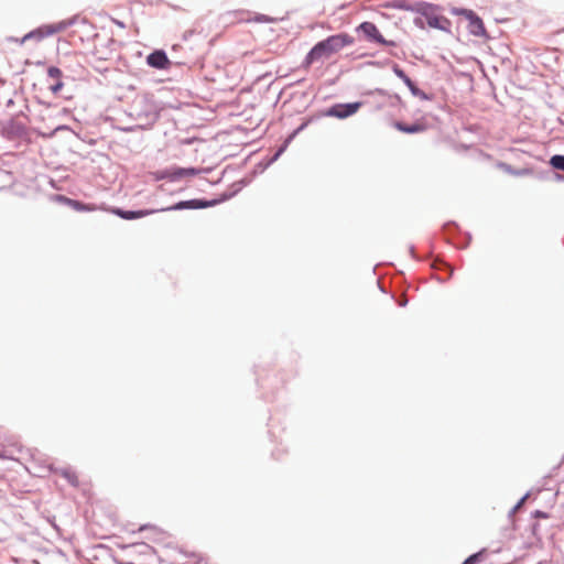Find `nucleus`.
Segmentation results:
<instances>
[{
  "label": "nucleus",
  "instance_id": "nucleus-1",
  "mask_svg": "<svg viewBox=\"0 0 564 564\" xmlns=\"http://www.w3.org/2000/svg\"><path fill=\"white\" fill-rule=\"evenodd\" d=\"M352 42V37L346 33L328 36L313 46L306 55L304 64L308 67L315 62L327 59Z\"/></svg>",
  "mask_w": 564,
  "mask_h": 564
},
{
  "label": "nucleus",
  "instance_id": "nucleus-2",
  "mask_svg": "<svg viewBox=\"0 0 564 564\" xmlns=\"http://www.w3.org/2000/svg\"><path fill=\"white\" fill-rule=\"evenodd\" d=\"M359 30L370 40L386 46H395L393 41L386 40L379 29L372 22H364L359 25Z\"/></svg>",
  "mask_w": 564,
  "mask_h": 564
},
{
  "label": "nucleus",
  "instance_id": "nucleus-3",
  "mask_svg": "<svg viewBox=\"0 0 564 564\" xmlns=\"http://www.w3.org/2000/svg\"><path fill=\"white\" fill-rule=\"evenodd\" d=\"M360 107L361 102L337 104L330 107L327 110L326 115L338 119H345L356 113Z\"/></svg>",
  "mask_w": 564,
  "mask_h": 564
},
{
  "label": "nucleus",
  "instance_id": "nucleus-4",
  "mask_svg": "<svg viewBox=\"0 0 564 564\" xmlns=\"http://www.w3.org/2000/svg\"><path fill=\"white\" fill-rule=\"evenodd\" d=\"M147 62L150 66L158 69H166L170 65V61L163 51H155L151 53L148 56Z\"/></svg>",
  "mask_w": 564,
  "mask_h": 564
},
{
  "label": "nucleus",
  "instance_id": "nucleus-5",
  "mask_svg": "<svg viewBox=\"0 0 564 564\" xmlns=\"http://www.w3.org/2000/svg\"><path fill=\"white\" fill-rule=\"evenodd\" d=\"M47 75L50 78L53 79V82H55L53 85H51L50 89L52 90L53 94H57L61 91V89L63 88L64 84L63 82L61 80L62 78V70L56 67V66H51L48 67L47 69Z\"/></svg>",
  "mask_w": 564,
  "mask_h": 564
},
{
  "label": "nucleus",
  "instance_id": "nucleus-6",
  "mask_svg": "<svg viewBox=\"0 0 564 564\" xmlns=\"http://www.w3.org/2000/svg\"><path fill=\"white\" fill-rule=\"evenodd\" d=\"M394 128L404 133H419L426 130V124L424 122H415L413 124H405L403 122L397 121L393 123Z\"/></svg>",
  "mask_w": 564,
  "mask_h": 564
},
{
  "label": "nucleus",
  "instance_id": "nucleus-7",
  "mask_svg": "<svg viewBox=\"0 0 564 564\" xmlns=\"http://www.w3.org/2000/svg\"><path fill=\"white\" fill-rule=\"evenodd\" d=\"M198 172L199 171L194 167H188V169L178 167V169H174L170 172V178L172 181H177L183 177L195 176L198 174Z\"/></svg>",
  "mask_w": 564,
  "mask_h": 564
},
{
  "label": "nucleus",
  "instance_id": "nucleus-8",
  "mask_svg": "<svg viewBox=\"0 0 564 564\" xmlns=\"http://www.w3.org/2000/svg\"><path fill=\"white\" fill-rule=\"evenodd\" d=\"M66 202H67L68 206H70L73 209H75L77 212H95V210L100 209L95 204H84L79 200H75V199H70V198H66Z\"/></svg>",
  "mask_w": 564,
  "mask_h": 564
},
{
  "label": "nucleus",
  "instance_id": "nucleus-9",
  "mask_svg": "<svg viewBox=\"0 0 564 564\" xmlns=\"http://www.w3.org/2000/svg\"><path fill=\"white\" fill-rule=\"evenodd\" d=\"M113 213L123 219H135V218H141V217H144V216H148L149 214H151L150 210L132 212V210H121V209H116Z\"/></svg>",
  "mask_w": 564,
  "mask_h": 564
},
{
  "label": "nucleus",
  "instance_id": "nucleus-10",
  "mask_svg": "<svg viewBox=\"0 0 564 564\" xmlns=\"http://www.w3.org/2000/svg\"><path fill=\"white\" fill-rule=\"evenodd\" d=\"M74 23V19L61 21L53 25L47 26V34L58 33L65 31L68 26Z\"/></svg>",
  "mask_w": 564,
  "mask_h": 564
},
{
  "label": "nucleus",
  "instance_id": "nucleus-11",
  "mask_svg": "<svg viewBox=\"0 0 564 564\" xmlns=\"http://www.w3.org/2000/svg\"><path fill=\"white\" fill-rule=\"evenodd\" d=\"M386 8H393V9H400V10H411V6L404 1V0H393L391 2H387L384 4Z\"/></svg>",
  "mask_w": 564,
  "mask_h": 564
},
{
  "label": "nucleus",
  "instance_id": "nucleus-12",
  "mask_svg": "<svg viewBox=\"0 0 564 564\" xmlns=\"http://www.w3.org/2000/svg\"><path fill=\"white\" fill-rule=\"evenodd\" d=\"M210 204L208 202H202V200H191V202H184L180 203L176 208H183V207H195V208H204L209 206Z\"/></svg>",
  "mask_w": 564,
  "mask_h": 564
},
{
  "label": "nucleus",
  "instance_id": "nucleus-13",
  "mask_svg": "<svg viewBox=\"0 0 564 564\" xmlns=\"http://www.w3.org/2000/svg\"><path fill=\"white\" fill-rule=\"evenodd\" d=\"M485 554H486V549H482L479 552H477V553L470 555L469 557H467L463 562V564H477V563H479L484 558Z\"/></svg>",
  "mask_w": 564,
  "mask_h": 564
},
{
  "label": "nucleus",
  "instance_id": "nucleus-14",
  "mask_svg": "<svg viewBox=\"0 0 564 564\" xmlns=\"http://www.w3.org/2000/svg\"><path fill=\"white\" fill-rule=\"evenodd\" d=\"M485 554H486V549H482L479 552H477V553L470 555L469 557H467L463 562V564H477V563H479L484 558Z\"/></svg>",
  "mask_w": 564,
  "mask_h": 564
},
{
  "label": "nucleus",
  "instance_id": "nucleus-15",
  "mask_svg": "<svg viewBox=\"0 0 564 564\" xmlns=\"http://www.w3.org/2000/svg\"><path fill=\"white\" fill-rule=\"evenodd\" d=\"M61 475L66 478L73 486L78 485V476L70 469H62Z\"/></svg>",
  "mask_w": 564,
  "mask_h": 564
},
{
  "label": "nucleus",
  "instance_id": "nucleus-16",
  "mask_svg": "<svg viewBox=\"0 0 564 564\" xmlns=\"http://www.w3.org/2000/svg\"><path fill=\"white\" fill-rule=\"evenodd\" d=\"M446 22V19L442 17H429L427 24L432 28L443 29V23Z\"/></svg>",
  "mask_w": 564,
  "mask_h": 564
},
{
  "label": "nucleus",
  "instance_id": "nucleus-17",
  "mask_svg": "<svg viewBox=\"0 0 564 564\" xmlns=\"http://www.w3.org/2000/svg\"><path fill=\"white\" fill-rule=\"evenodd\" d=\"M551 164L553 167L564 172V156L563 155L552 156Z\"/></svg>",
  "mask_w": 564,
  "mask_h": 564
},
{
  "label": "nucleus",
  "instance_id": "nucleus-18",
  "mask_svg": "<svg viewBox=\"0 0 564 564\" xmlns=\"http://www.w3.org/2000/svg\"><path fill=\"white\" fill-rule=\"evenodd\" d=\"M473 26L475 28L473 30L474 34H479L481 31H484V24L479 18H476L475 21H473Z\"/></svg>",
  "mask_w": 564,
  "mask_h": 564
},
{
  "label": "nucleus",
  "instance_id": "nucleus-19",
  "mask_svg": "<svg viewBox=\"0 0 564 564\" xmlns=\"http://www.w3.org/2000/svg\"><path fill=\"white\" fill-rule=\"evenodd\" d=\"M393 73L400 78L403 79L405 76H408L403 69H401L398 65L393 66Z\"/></svg>",
  "mask_w": 564,
  "mask_h": 564
},
{
  "label": "nucleus",
  "instance_id": "nucleus-20",
  "mask_svg": "<svg viewBox=\"0 0 564 564\" xmlns=\"http://www.w3.org/2000/svg\"><path fill=\"white\" fill-rule=\"evenodd\" d=\"M409 89L414 96L425 97V95L416 87L414 83L409 87Z\"/></svg>",
  "mask_w": 564,
  "mask_h": 564
},
{
  "label": "nucleus",
  "instance_id": "nucleus-21",
  "mask_svg": "<svg viewBox=\"0 0 564 564\" xmlns=\"http://www.w3.org/2000/svg\"><path fill=\"white\" fill-rule=\"evenodd\" d=\"M240 21H246V22H250V21L263 22V21H265V19L263 17L257 15L254 19L247 18V19H240Z\"/></svg>",
  "mask_w": 564,
  "mask_h": 564
},
{
  "label": "nucleus",
  "instance_id": "nucleus-22",
  "mask_svg": "<svg viewBox=\"0 0 564 564\" xmlns=\"http://www.w3.org/2000/svg\"><path fill=\"white\" fill-rule=\"evenodd\" d=\"M402 80H403V83H404L408 87L412 86V84H413V82L411 80V78H410L409 76H405V78H403Z\"/></svg>",
  "mask_w": 564,
  "mask_h": 564
},
{
  "label": "nucleus",
  "instance_id": "nucleus-23",
  "mask_svg": "<svg viewBox=\"0 0 564 564\" xmlns=\"http://www.w3.org/2000/svg\"><path fill=\"white\" fill-rule=\"evenodd\" d=\"M0 458L3 459L6 456L0 452Z\"/></svg>",
  "mask_w": 564,
  "mask_h": 564
}]
</instances>
